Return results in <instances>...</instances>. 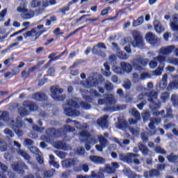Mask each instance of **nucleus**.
<instances>
[{"mask_svg": "<svg viewBox=\"0 0 178 178\" xmlns=\"http://www.w3.org/2000/svg\"><path fill=\"white\" fill-rule=\"evenodd\" d=\"M41 3L42 5V1H41V0H31L30 3L31 8H38V6H41Z\"/></svg>", "mask_w": 178, "mask_h": 178, "instance_id": "nucleus-49", "label": "nucleus"}, {"mask_svg": "<svg viewBox=\"0 0 178 178\" xmlns=\"http://www.w3.org/2000/svg\"><path fill=\"white\" fill-rule=\"evenodd\" d=\"M17 155H19V156H22V158H24L25 161H28L27 163L29 165H31L33 169H35V168H37V165L30 161L31 157H30V155H29V153L21 149H17Z\"/></svg>", "mask_w": 178, "mask_h": 178, "instance_id": "nucleus-18", "label": "nucleus"}, {"mask_svg": "<svg viewBox=\"0 0 178 178\" xmlns=\"http://www.w3.org/2000/svg\"><path fill=\"white\" fill-rule=\"evenodd\" d=\"M81 84L85 88H91V87H97L98 86V80L92 76H89L86 82L81 81Z\"/></svg>", "mask_w": 178, "mask_h": 178, "instance_id": "nucleus-16", "label": "nucleus"}, {"mask_svg": "<svg viewBox=\"0 0 178 178\" xmlns=\"http://www.w3.org/2000/svg\"><path fill=\"white\" fill-rule=\"evenodd\" d=\"M88 125L87 124H82L81 131L79 132V140L81 143H85V148L87 151L91 149V145L97 144L98 143V138L99 136L90 135L88 133Z\"/></svg>", "mask_w": 178, "mask_h": 178, "instance_id": "nucleus-2", "label": "nucleus"}, {"mask_svg": "<svg viewBox=\"0 0 178 178\" xmlns=\"http://www.w3.org/2000/svg\"><path fill=\"white\" fill-rule=\"evenodd\" d=\"M108 119H109V116L107 115L102 116L97 120V126L102 127V129H108V126H109Z\"/></svg>", "mask_w": 178, "mask_h": 178, "instance_id": "nucleus-21", "label": "nucleus"}, {"mask_svg": "<svg viewBox=\"0 0 178 178\" xmlns=\"http://www.w3.org/2000/svg\"><path fill=\"white\" fill-rule=\"evenodd\" d=\"M55 154H56V155H57V156H58L61 159H63L66 158V153H65L63 152L56 151Z\"/></svg>", "mask_w": 178, "mask_h": 178, "instance_id": "nucleus-59", "label": "nucleus"}, {"mask_svg": "<svg viewBox=\"0 0 178 178\" xmlns=\"http://www.w3.org/2000/svg\"><path fill=\"white\" fill-rule=\"evenodd\" d=\"M75 154L76 155H83L84 154V148L83 147H78L75 150Z\"/></svg>", "mask_w": 178, "mask_h": 178, "instance_id": "nucleus-63", "label": "nucleus"}, {"mask_svg": "<svg viewBox=\"0 0 178 178\" xmlns=\"http://www.w3.org/2000/svg\"><path fill=\"white\" fill-rule=\"evenodd\" d=\"M132 35L134 40L131 42V44L134 47V48H143V47L145 45L144 40H143V37L140 34V32L137 31H134Z\"/></svg>", "mask_w": 178, "mask_h": 178, "instance_id": "nucleus-9", "label": "nucleus"}, {"mask_svg": "<svg viewBox=\"0 0 178 178\" xmlns=\"http://www.w3.org/2000/svg\"><path fill=\"white\" fill-rule=\"evenodd\" d=\"M138 156H140V155H138L137 154L127 153V160L125 162H127V163H133V161H134V158H138Z\"/></svg>", "mask_w": 178, "mask_h": 178, "instance_id": "nucleus-39", "label": "nucleus"}, {"mask_svg": "<svg viewBox=\"0 0 178 178\" xmlns=\"http://www.w3.org/2000/svg\"><path fill=\"white\" fill-rule=\"evenodd\" d=\"M21 74H22V77H23V79H27V78L30 77V74H31V71H30L29 69L28 70V71L24 70L22 72Z\"/></svg>", "mask_w": 178, "mask_h": 178, "instance_id": "nucleus-56", "label": "nucleus"}, {"mask_svg": "<svg viewBox=\"0 0 178 178\" xmlns=\"http://www.w3.org/2000/svg\"><path fill=\"white\" fill-rule=\"evenodd\" d=\"M137 102H140V104H137V107L140 111H143V108L147 104V101L144 99V95L141 94L138 96Z\"/></svg>", "mask_w": 178, "mask_h": 178, "instance_id": "nucleus-31", "label": "nucleus"}, {"mask_svg": "<svg viewBox=\"0 0 178 178\" xmlns=\"http://www.w3.org/2000/svg\"><path fill=\"white\" fill-rule=\"evenodd\" d=\"M54 147L57 149H63V151L67 150V146L66 144L60 141H56L54 144Z\"/></svg>", "mask_w": 178, "mask_h": 178, "instance_id": "nucleus-36", "label": "nucleus"}, {"mask_svg": "<svg viewBox=\"0 0 178 178\" xmlns=\"http://www.w3.org/2000/svg\"><path fill=\"white\" fill-rule=\"evenodd\" d=\"M32 98L36 101H45L47 99V95L42 92H37L33 95Z\"/></svg>", "mask_w": 178, "mask_h": 178, "instance_id": "nucleus-34", "label": "nucleus"}, {"mask_svg": "<svg viewBox=\"0 0 178 178\" xmlns=\"http://www.w3.org/2000/svg\"><path fill=\"white\" fill-rule=\"evenodd\" d=\"M104 170V172H106V173H108V175H113V173L116 172L115 169L111 165V164H107Z\"/></svg>", "mask_w": 178, "mask_h": 178, "instance_id": "nucleus-46", "label": "nucleus"}, {"mask_svg": "<svg viewBox=\"0 0 178 178\" xmlns=\"http://www.w3.org/2000/svg\"><path fill=\"white\" fill-rule=\"evenodd\" d=\"M117 56L120 59H122V60H127V59H129V55H127L126 53L120 50L117 51Z\"/></svg>", "mask_w": 178, "mask_h": 178, "instance_id": "nucleus-44", "label": "nucleus"}, {"mask_svg": "<svg viewBox=\"0 0 178 178\" xmlns=\"http://www.w3.org/2000/svg\"><path fill=\"white\" fill-rule=\"evenodd\" d=\"M116 103V98L113 95H108L106 97L105 100L99 99L98 101L99 105H104V104H107L108 105H115Z\"/></svg>", "mask_w": 178, "mask_h": 178, "instance_id": "nucleus-20", "label": "nucleus"}, {"mask_svg": "<svg viewBox=\"0 0 178 178\" xmlns=\"http://www.w3.org/2000/svg\"><path fill=\"white\" fill-rule=\"evenodd\" d=\"M161 176V172L158 170H151L149 172H144V177L145 178H151V177H158Z\"/></svg>", "mask_w": 178, "mask_h": 178, "instance_id": "nucleus-26", "label": "nucleus"}, {"mask_svg": "<svg viewBox=\"0 0 178 178\" xmlns=\"http://www.w3.org/2000/svg\"><path fill=\"white\" fill-rule=\"evenodd\" d=\"M165 62H166V56L159 55L154 58L153 60H151L149 63V66L151 69H155L158 66V63L160 65V67H158L156 70L152 71V73L154 76H161L162 74V70L165 67Z\"/></svg>", "mask_w": 178, "mask_h": 178, "instance_id": "nucleus-4", "label": "nucleus"}, {"mask_svg": "<svg viewBox=\"0 0 178 178\" xmlns=\"http://www.w3.org/2000/svg\"><path fill=\"white\" fill-rule=\"evenodd\" d=\"M138 148L142 152V155H143V156H148V155L151 154L149 149H148L147 146L143 145L141 143H138Z\"/></svg>", "mask_w": 178, "mask_h": 178, "instance_id": "nucleus-29", "label": "nucleus"}, {"mask_svg": "<svg viewBox=\"0 0 178 178\" xmlns=\"http://www.w3.org/2000/svg\"><path fill=\"white\" fill-rule=\"evenodd\" d=\"M170 29L172 31H178V24L175 22H170Z\"/></svg>", "mask_w": 178, "mask_h": 178, "instance_id": "nucleus-60", "label": "nucleus"}, {"mask_svg": "<svg viewBox=\"0 0 178 178\" xmlns=\"http://www.w3.org/2000/svg\"><path fill=\"white\" fill-rule=\"evenodd\" d=\"M49 5H56V0H50L48 1V0H42V4L41 7H40L38 9L35 10V14L36 16H40V15H42L44 12H45V10Z\"/></svg>", "mask_w": 178, "mask_h": 178, "instance_id": "nucleus-12", "label": "nucleus"}, {"mask_svg": "<svg viewBox=\"0 0 178 178\" xmlns=\"http://www.w3.org/2000/svg\"><path fill=\"white\" fill-rule=\"evenodd\" d=\"M89 159L91 161V162H93V163H97V165H102V163H105L106 162L105 159L99 156H90Z\"/></svg>", "mask_w": 178, "mask_h": 178, "instance_id": "nucleus-27", "label": "nucleus"}, {"mask_svg": "<svg viewBox=\"0 0 178 178\" xmlns=\"http://www.w3.org/2000/svg\"><path fill=\"white\" fill-rule=\"evenodd\" d=\"M171 102L173 106H176L178 108V95L177 94H172L171 95Z\"/></svg>", "mask_w": 178, "mask_h": 178, "instance_id": "nucleus-48", "label": "nucleus"}, {"mask_svg": "<svg viewBox=\"0 0 178 178\" xmlns=\"http://www.w3.org/2000/svg\"><path fill=\"white\" fill-rule=\"evenodd\" d=\"M104 172H105L104 168H100L99 172H97L96 178H105V175H104Z\"/></svg>", "mask_w": 178, "mask_h": 178, "instance_id": "nucleus-61", "label": "nucleus"}, {"mask_svg": "<svg viewBox=\"0 0 178 178\" xmlns=\"http://www.w3.org/2000/svg\"><path fill=\"white\" fill-rule=\"evenodd\" d=\"M51 98L55 101H63L66 98V95H60L63 92V90L60 89L59 86H51Z\"/></svg>", "mask_w": 178, "mask_h": 178, "instance_id": "nucleus-10", "label": "nucleus"}, {"mask_svg": "<svg viewBox=\"0 0 178 178\" xmlns=\"http://www.w3.org/2000/svg\"><path fill=\"white\" fill-rule=\"evenodd\" d=\"M79 162L77 158L67 159L62 161L61 165L63 168H71V166L78 165Z\"/></svg>", "mask_w": 178, "mask_h": 178, "instance_id": "nucleus-22", "label": "nucleus"}, {"mask_svg": "<svg viewBox=\"0 0 178 178\" xmlns=\"http://www.w3.org/2000/svg\"><path fill=\"white\" fill-rule=\"evenodd\" d=\"M129 113L135 118V119L131 118L129 120V124H137V122H138V120H141L140 113L138 111H136V108H131L129 110Z\"/></svg>", "mask_w": 178, "mask_h": 178, "instance_id": "nucleus-19", "label": "nucleus"}, {"mask_svg": "<svg viewBox=\"0 0 178 178\" xmlns=\"http://www.w3.org/2000/svg\"><path fill=\"white\" fill-rule=\"evenodd\" d=\"M122 172L128 178L133 177V175H134V172H133L129 168L124 167L122 170Z\"/></svg>", "mask_w": 178, "mask_h": 178, "instance_id": "nucleus-41", "label": "nucleus"}, {"mask_svg": "<svg viewBox=\"0 0 178 178\" xmlns=\"http://www.w3.org/2000/svg\"><path fill=\"white\" fill-rule=\"evenodd\" d=\"M104 66L106 70L104 74L106 76V77H109L111 76V67L108 65V63H105Z\"/></svg>", "mask_w": 178, "mask_h": 178, "instance_id": "nucleus-53", "label": "nucleus"}, {"mask_svg": "<svg viewBox=\"0 0 178 178\" xmlns=\"http://www.w3.org/2000/svg\"><path fill=\"white\" fill-rule=\"evenodd\" d=\"M167 63L174 65V66H178V58L175 57H168Z\"/></svg>", "mask_w": 178, "mask_h": 178, "instance_id": "nucleus-45", "label": "nucleus"}, {"mask_svg": "<svg viewBox=\"0 0 178 178\" xmlns=\"http://www.w3.org/2000/svg\"><path fill=\"white\" fill-rule=\"evenodd\" d=\"M0 169L1 170L0 171V178H6V175H8V167L5 165V164L0 163Z\"/></svg>", "mask_w": 178, "mask_h": 178, "instance_id": "nucleus-38", "label": "nucleus"}, {"mask_svg": "<svg viewBox=\"0 0 178 178\" xmlns=\"http://www.w3.org/2000/svg\"><path fill=\"white\" fill-rule=\"evenodd\" d=\"M144 22V16L139 17L136 20L133 22L134 27H138V26H141Z\"/></svg>", "mask_w": 178, "mask_h": 178, "instance_id": "nucleus-43", "label": "nucleus"}, {"mask_svg": "<svg viewBox=\"0 0 178 178\" xmlns=\"http://www.w3.org/2000/svg\"><path fill=\"white\" fill-rule=\"evenodd\" d=\"M149 102H150L149 108L152 111L159 109L161 108V102L158 101V93L155 91H152L150 93L146 94Z\"/></svg>", "mask_w": 178, "mask_h": 178, "instance_id": "nucleus-8", "label": "nucleus"}, {"mask_svg": "<svg viewBox=\"0 0 178 178\" xmlns=\"http://www.w3.org/2000/svg\"><path fill=\"white\" fill-rule=\"evenodd\" d=\"M145 38L147 42H148L153 47H155V45H159V44H160L159 39L152 32L147 33L145 35Z\"/></svg>", "mask_w": 178, "mask_h": 178, "instance_id": "nucleus-15", "label": "nucleus"}, {"mask_svg": "<svg viewBox=\"0 0 178 178\" xmlns=\"http://www.w3.org/2000/svg\"><path fill=\"white\" fill-rule=\"evenodd\" d=\"M12 169L15 172H18L20 175H24V170H29V166L24 162L20 161L13 164Z\"/></svg>", "mask_w": 178, "mask_h": 178, "instance_id": "nucleus-14", "label": "nucleus"}, {"mask_svg": "<svg viewBox=\"0 0 178 178\" xmlns=\"http://www.w3.org/2000/svg\"><path fill=\"white\" fill-rule=\"evenodd\" d=\"M19 41H23V36H17V38L15 40V42L12 43L8 46V49L19 47V45H20V42Z\"/></svg>", "mask_w": 178, "mask_h": 178, "instance_id": "nucleus-40", "label": "nucleus"}, {"mask_svg": "<svg viewBox=\"0 0 178 178\" xmlns=\"http://www.w3.org/2000/svg\"><path fill=\"white\" fill-rule=\"evenodd\" d=\"M154 29L158 33V34H161V33H163L165 31V28L162 26V24L158 19H155L154 21Z\"/></svg>", "mask_w": 178, "mask_h": 178, "instance_id": "nucleus-28", "label": "nucleus"}, {"mask_svg": "<svg viewBox=\"0 0 178 178\" xmlns=\"http://www.w3.org/2000/svg\"><path fill=\"white\" fill-rule=\"evenodd\" d=\"M167 159L170 163H176L178 161V156L171 153L170 155L167 156Z\"/></svg>", "mask_w": 178, "mask_h": 178, "instance_id": "nucleus-42", "label": "nucleus"}, {"mask_svg": "<svg viewBox=\"0 0 178 178\" xmlns=\"http://www.w3.org/2000/svg\"><path fill=\"white\" fill-rule=\"evenodd\" d=\"M159 87L161 88V90H165V88L168 87V74H165L163 75L162 80L159 83Z\"/></svg>", "mask_w": 178, "mask_h": 178, "instance_id": "nucleus-35", "label": "nucleus"}, {"mask_svg": "<svg viewBox=\"0 0 178 178\" xmlns=\"http://www.w3.org/2000/svg\"><path fill=\"white\" fill-rule=\"evenodd\" d=\"M117 129L123 130L125 127H127V122L123 118H118V123L116 124Z\"/></svg>", "mask_w": 178, "mask_h": 178, "instance_id": "nucleus-37", "label": "nucleus"}, {"mask_svg": "<svg viewBox=\"0 0 178 178\" xmlns=\"http://www.w3.org/2000/svg\"><path fill=\"white\" fill-rule=\"evenodd\" d=\"M172 81H171L167 89L168 91H170V90H178V75H172Z\"/></svg>", "mask_w": 178, "mask_h": 178, "instance_id": "nucleus-25", "label": "nucleus"}, {"mask_svg": "<svg viewBox=\"0 0 178 178\" xmlns=\"http://www.w3.org/2000/svg\"><path fill=\"white\" fill-rule=\"evenodd\" d=\"M170 97V95L169 94V92H164L163 93H161V99L163 102H166V101H168L169 99V97Z\"/></svg>", "mask_w": 178, "mask_h": 178, "instance_id": "nucleus-51", "label": "nucleus"}, {"mask_svg": "<svg viewBox=\"0 0 178 178\" xmlns=\"http://www.w3.org/2000/svg\"><path fill=\"white\" fill-rule=\"evenodd\" d=\"M99 141L100 143V145H97L95 146V148L96 149H97V151H99L100 152H102V149H104V148H105V147L108 145V139L105 138V137L102 136V135L99 136Z\"/></svg>", "mask_w": 178, "mask_h": 178, "instance_id": "nucleus-24", "label": "nucleus"}, {"mask_svg": "<svg viewBox=\"0 0 178 178\" xmlns=\"http://www.w3.org/2000/svg\"><path fill=\"white\" fill-rule=\"evenodd\" d=\"M141 80V77L137 72H134L132 74V82L133 83H138Z\"/></svg>", "mask_w": 178, "mask_h": 178, "instance_id": "nucleus-54", "label": "nucleus"}, {"mask_svg": "<svg viewBox=\"0 0 178 178\" xmlns=\"http://www.w3.org/2000/svg\"><path fill=\"white\" fill-rule=\"evenodd\" d=\"M105 88L107 91H112V90H113V84L111 82H108L106 83Z\"/></svg>", "mask_w": 178, "mask_h": 178, "instance_id": "nucleus-64", "label": "nucleus"}, {"mask_svg": "<svg viewBox=\"0 0 178 178\" xmlns=\"http://www.w3.org/2000/svg\"><path fill=\"white\" fill-rule=\"evenodd\" d=\"M27 1H22L17 8V12L23 15V13L27 11Z\"/></svg>", "mask_w": 178, "mask_h": 178, "instance_id": "nucleus-32", "label": "nucleus"}, {"mask_svg": "<svg viewBox=\"0 0 178 178\" xmlns=\"http://www.w3.org/2000/svg\"><path fill=\"white\" fill-rule=\"evenodd\" d=\"M166 111L167 114L164 116V118H170V119H172V118H173V115H172V108H167Z\"/></svg>", "mask_w": 178, "mask_h": 178, "instance_id": "nucleus-62", "label": "nucleus"}, {"mask_svg": "<svg viewBox=\"0 0 178 178\" xmlns=\"http://www.w3.org/2000/svg\"><path fill=\"white\" fill-rule=\"evenodd\" d=\"M111 141H113V143H116V144H118L120 147H123V145H129V144H130V140L129 139H124L122 142L117 138H112Z\"/></svg>", "mask_w": 178, "mask_h": 178, "instance_id": "nucleus-33", "label": "nucleus"}, {"mask_svg": "<svg viewBox=\"0 0 178 178\" xmlns=\"http://www.w3.org/2000/svg\"><path fill=\"white\" fill-rule=\"evenodd\" d=\"M0 121L2 123H6L10 125V127L17 134V136H23V123L21 120L17 119L16 122L13 120H9V113L6 111H0Z\"/></svg>", "mask_w": 178, "mask_h": 178, "instance_id": "nucleus-3", "label": "nucleus"}, {"mask_svg": "<svg viewBox=\"0 0 178 178\" xmlns=\"http://www.w3.org/2000/svg\"><path fill=\"white\" fill-rule=\"evenodd\" d=\"M24 38H30L31 41H37L38 37H40V33L38 32V29L33 28L31 31H29L23 33Z\"/></svg>", "mask_w": 178, "mask_h": 178, "instance_id": "nucleus-13", "label": "nucleus"}, {"mask_svg": "<svg viewBox=\"0 0 178 178\" xmlns=\"http://www.w3.org/2000/svg\"><path fill=\"white\" fill-rule=\"evenodd\" d=\"M38 109V106L35 103H31V102H24L22 106L18 108V113L20 116H27L31 112L33 111H37Z\"/></svg>", "mask_w": 178, "mask_h": 178, "instance_id": "nucleus-6", "label": "nucleus"}, {"mask_svg": "<svg viewBox=\"0 0 178 178\" xmlns=\"http://www.w3.org/2000/svg\"><path fill=\"white\" fill-rule=\"evenodd\" d=\"M131 62L132 65L129 63L121 62L120 63V67H113V71L116 74L122 76L124 73H131L133 67L137 72H143V70L145 71L144 66H147L148 65V60L143 58L141 56H137Z\"/></svg>", "mask_w": 178, "mask_h": 178, "instance_id": "nucleus-1", "label": "nucleus"}, {"mask_svg": "<svg viewBox=\"0 0 178 178\" xmlns=\"http://www.w3.org/2000/svg\"><path fill=\"white\" fill-rule=\"evenodd\" d=\"M64 112L67 116H79L80 111L76 110L80 108L76 100L70 99L66 104L63 105Z\"/></svg>", "mask_w": 178, "mask_h": 178, "instance_id": "nucleus-5", "label": "nucleus"}, {"mask_svg": "<svg viewBox=\"0 0 178 178\" xmlns=\"http://www.w3.org/2000/svg\"><path fill=\"white\" fill-rule=\"evenodd\" d=\"M175 49H176V46L175 45L162 47L159 51V54L161 56H166L174 52Z\"/></svg>", "mask_w": 178, "mask_h": 178, "instance_id": "nucleus-17", "label": "nucleus"}, {"mask_svg": "<svg viewBox=\"0 0 178 178\" xmlns=\"http://www.w3.org/2000/svg\"><path fill=\"white\" fill-rule=\"evenodd\" d=\"M29 149L32 154H35V155H38V156L36 157L37 161L40 165H42V163H44V157H42V153L40 152L38 148H37L36 147L32 146L29 147Z\"/></svg>", "mask_w": 178, "mask_h": 178, "instance_id": "nucleus-23", "label": "nucleus"}, {"mask_svg": "<svg viewBox=\"0 0 178 178\" xmlns=\"http://www.w3.org/2000/svg\"><path fill=\"white\" fill-rule=\"evenodd\" d=\"M66 123L69 124V123H74V126L76 127V129H79V130H81L83 125H81L80 124V122H79L78 121L76 120H72L71 119L68 118L66 120Z\"/></svg>", "mask_w": 178, "mask_h": 178, "instance_id": "nucleus-47", "label": "nucleus"}, {"mask_svg": "<svg viewBox=\"0 0 178 178\" xmlns=\"http://www.w3.org/2000/svg\"><path fill=\"white\" fill-rule=\"evenodd\" d=\"M8 149V145H6V142L3 140H0V151L1 152H5Z\"/></svg>", "mask_w": 178, "mask_h": 178, "instance_id": "nucleus-52", "label": "nucleus"}, {"mask_svg": "<svg viewBox=\"0 0 178 178\" xmlns=\"http://www.w3.org/2000/svg\"><path fill=\"white\" fill-rule=\"evenodd\" d=\"M59 134L65 136V130L63 129H60L58 131L55 130L54 128L48 129L46 130V136L43 135L41 136V140L45 141L46 143H49L52 137H58Z\"/></svg>", "mask_w": 178, "mask_h": 178, "instance_id": "nucleus-7", "label": "nucleus"}, {"mask_svg": "<svg viewBox=\"0 0 178 178\" xmlns=\"http://www.w3.org/2000/svg\"><path fill=\"white\" fill-rule=\"evenodd\" d=\"M150 122H152L154 124H159V123H161V118L159 117L152 118L150 119Z\"/></svg>", "mask_w": 178, "mask_h": 178, "instance_id": "nucleus-58", "label": "nucleus"}, {"mask_svg": "<svg viewBox=\"0 0 178 178\" xmlns=\"http://www.w3.org/2000/svg\"><path fill=\"white\" fill-rule=\"evenodd\" d=\"M4 134H6L7 137L8 138H13V137H15V134H13V132H12V131L9 129H6L4 130Z\"/></svg>", "mask_w": 178, "mask_h": 178, "instance_id": "nucleus-57", "label": "nucleus"}, {"mask_svg": "<svg viewBox=\"0 0 178 178\" xmlns=\"http://www.w3.org/2000/svg\"><path fill=\"white\" fill-rule=\"evenodd\" d=\"M123 88L125 90H130L131 88V81L127 79H125L123 82Z\"/></svg>", "mask_w": 178, "mask_h": 178, "instance_id": "nucleus-50", "label": "nucleus"}, {"mask_svg": "<svg viewBox=\"0 0 178 178\" xmlns=\"http://www.w3.org/2000/svg\"><path fill=\"white\" fill-rule=\"evenodd\" d=\"M154 152H156V154H161L162 155H166L167 152L165 151V149L161 147H156L154 149Z\"/></svg>", "mask_w": 178, "mask_h": 178, "instance_id": "nucleus-55", "label": "nucleus"}, {"mask_svg": "<svg viewBox=\"0 0 178 178\" xmlns=\"http://www.w3.org/2000/svg\"><path fill=\"white\" fill-rule=\"evenodd\" d=\"M102 49H106V46L104 43L99 42L93 47L92 52L95 55H99L102 58H106V54L102 51Z\"/></svg>", "mask_w": 178, "mask_h": 178, "instance_id": "nucleus-11", "label": "nucleus"}, {"mask_svg": "<svg viewBox=\"0 0 178 178\" xmlns=\"http://www.w3.org/2000/svg\"><path fill=\"white\" fill-rule=\"evenodd\" d=\"M34 15H37L35 13V10L34 12L31 10L27 9L26 12H25L23 14H21V16L22 19H24L25 20H29V19H31L32 17H34Z\"/></svg>", "mask_w": 178, "mask_h": 178, "instance_id": "nucleus-30", "label": "nucleus"}]
</instances>
